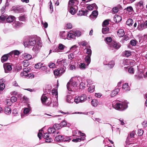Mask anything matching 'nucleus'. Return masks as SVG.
I'll use <instances>...</instances> for the list:
<instances>
[{"label":"nucleus","instance_id":"nucleus-1","mask_svg":"<svg viewBox=\"0 0 147 147\" xmlns=\"http://www.w3.org/2000/svg\"><path fill=\"white\" fill-rule=\"evenodd\" d=\"M87 99V95L83 94L80 96H76L74 98V102L76 104L83 103L86 102Z\"/></svg>","mask_w":147,"mask_h":147},{"label":"nucleus","instance_id":"nucleus-2","mask_svg":"<svg viewBox=\"0 0 147 147\" xmlns=\"http://www.w3.org/2000/svg\"><path fill=\"white\" fill-rule=\"evenodd\" d=\"M127 107V102H120L117 103L115 105V108L117 110L123 111Z\"/></svg>","mask_w":147,"mask_h":147},{"label":"nucleus","instance_id":"nucleus-3","mask_svg":"<svg viewBox=\"0 0 147 147\" xmlns=\"http://www.w3.org/2000/svg\"><path fill=\"white\" fill-rule=\"evenodd\" d=\"M38 41H36V38L32 37L24 43V45L26 47H28L31 46H33L37 44V42Z\"/></svg>","mask_w":147,"mask_h":147},{"label":"nucleus","instance_id":"nucleus-4","mask_svg":"<svg viewBox=\"0 0 147 147\" xmlns=\"http://www.w3.org/2000/svg\"><path fill=\"white\" fill-rule=\"evenodd\" d=\"M6 18L7 19V21L8 23H11L15 20V18L13 16H10L7 18L6 16L2 15L0 16V22L4 21Z\"/></svg>","mask_w":147,"mask_h":147},{"label":"nucleus","instance_id":"nucleus-5","mask_svg":"<svg viewBox=\"0 0 147 147\" xmlns=\"http://www.w3.org/2000/svg\"><path fill=\"white\" fill-rule=\"evenodd\" d=\"M78 84L76 82H72L71 80L67 83V88L70 91H74L75 88L77 86Z\"/></svg>","mask_w":147,"mask_h":147},{"label":"nucleus","instance_id":"nucleus-6","mask_svg":"<svg viewBox=\"0 0 147 147\" xmlns=\"http://www.w3.org/2000/svg\"><path fill=\"white\" fill-rule=\"evenodd\" d=\"M78 134L80 135L78 138L74 139L72 140L73 142H80L82 140H84L85 139V134L81 132L80 131H78Z\"/></svg>","mask_w":147,"mask_h":147},{"label":"nucleus","instance_id":"nucleus-7","mask_svg":"<svg viewBox=\"0 0 147 147\" xmlns=\"http://www.w3.org/2000/svg\"><path fill=\"white\" fill-rule=\"evenodd\" d=\"M42 103L43 105L47 106H50L51 104V101H49L46 96V94H43L41 98Z\"/></svg>","mask_w":147,"mask_h":147},{"label":"nucleus","instance_id":"nucleus-8","mask_svg":"<svg viewBox=\"0 0 147 147\" xmlns=\"http://www.w3.org/2000/svg\"><path fill=\"white\" fill-rule=\"evenodd\" d=\"M65 67L63 66L60 69H55L53 71L54 75L55 76H60L65 72Z\"/></svg>","mask_w":147,"mask_h":147},{"label":"nucleus","instance_id":"nucleus-9","mask_svg":"<svg viewBox=\"0 0 147 147\" xmlns=\"http://www.w3.org/2000/svg\"><path fill=\"white\" fill-rule=\"evenodd\" d=\"M42 47V44L39 41L37 42V44L34 47L32 50L36 53H38Z\"/></svg>","mask_w":147,"mask_h":147},{"label":"nucleus","instance_id":"nucleus-10","mask_svg":"<svg viewBox=\"0 0 147 147\" xmlns=\"http://www.w3.org/2000/svg\"><path fill=\"white\" fill-rule=\"evenodd\" d=\"M78 2L76 0H70L69 2L68 7H77L76 5Z\"/></svg>","mask_w":147,"mask_h":147},{"label":"nucleus","instance_id":"nucleus-11","mask_svg":"<svg viewBox=\"0 0 147 147\" xmlns=\"http://www.w3.org/2000/svg\"><path fill=\"white\" fill-rule=\"evenodd\" d=\"M65 46L62 44H60L59 45L58 47L56 48L53 50L54 52H62Z\"/></svg>","mask_w":147,"mask_h":147},{"label":"nucleus","instance_id":"nucleus-12","mask_svg":"<svg viewBox=\"0 0 147 147\" xmlns=\"http://www.w3.org/2000/svg\"><path fill=\"white\" fill-rule=\"evenodd\" d=\"M3 66L5 72L6 73H8L12 69L11 66L10 65L8 64H4Z\"/></svg>","mask_w":147,"mask_h":147},{"label":"nucleus","instance_id":"nucleus-13","mask_svg":"<svg viewBox=\"0 0 147 147\" xmlns=\"http://www.w3.org/2000/svg\"><path fill=\"white\" fill-rule=\"evenodd\" d=\"M143 7V3L142 2H139L138 3L136 6L137 12H140L141 9Z\"/></svg>","mask_w":147,"mask_h":147},{"label":"nucleus","instance_id":"nucleus-14","mask_svg":"<svg viewBox=\"0 0 147 147\" xmlns=\"http://www.w3.org/2000/svg\"><path fill=\"white\" fill-rule=\"evenodd\" d=\"M111 47H113L115 49H118L120 47L121 45L119 43L113 41L111 43Z\"/></svg>","mask_w":147,"mask_h":147},{"label":"nucleus","instance_id":"nucleus-15","mask_svg":"<svg viewBox=\"0 0 147 147\" xmlns=\"http://www.w3.org/2000/svg\"><path fill=\"white\" fill-rule=\"evenodd\" d=\"M65 60L62 59H59L57 60L56 63V65L57 66L59 65H63V66L62 67H63V66L64 67V65L65 64Z\"/></svg>","mask_w":147,"mask_h":147},{"label":"nucleus","instance_id":"nucleus-16","mask_svg":"<svg viewBox=\"0 0 147 147\" xmlns=\"http://www.w3.org/2000/svg\"><path fill=\"white\" fill-rule=\"evenodd\" d=\"M98 15V11L96 10H94L92 12L91 15L90 16V17L92 20H93L96 18Z\"/></svg>","mask_w":147,"mask_h":147},{"label":"nucleus","instance_id":"nucleus-17","mask_svg":"<svg viewBox=\"0 0 147 147\" xmlns=\"http://www.w3.org/2000/svg\"><path fill=\"white\" fill-rule=\"evenodd\" d=\"M66 101L69 103H72L74 102V99L71 95H68L66 96Z\"/></svg>","mask_w":147,"mask_h":147},{"label":"nucleus","instance_id":"nucleus-18","mask_svg":"<svg viewBox=\"0 0 147 147\" xmlns=\"http://www.w3.org/2000/svg\"><path fill=\"white\" fill-rule=\"evenodd\" d=\"M10 56H10L9 53L4 55L1 57V61L2 62L4 63L6 61Z\"/></svg>","mask_w":147,"mask_h":147},{"label":"nucleus","instance_id":"nucleus-19","mask_svg":"<svg viewBox=\"0 0 147 147\" xmlns=\"http://www.w3.org/2000/svg\"><path fill=\"white\" fill-rule=\"evenodd\" d=\"M49 133H47L44 134V138L46 139L45 141L47 142H50L52 141V139L51 138H49Z\"/></svg>","mask_w":147,"mask_h":147},{"label":"nucleus","instance_id":"nucleus-20","mask_svg":"<svg viewBox=\"0 0 147 147\" xmlns=\"http://www.w3.org/2000/svg\"><path fill=\"white\" fill-rule=\"evenodd\" d=\"M135 62L134 60H130L128 59H126L123 61V63L124 65H133L134 64Z\"/></svg>","mask_w":147,"mask_h":147},{"label":"nucleus","instance_id":"nucleus-21","mask_svg":"<svg viewBox=\"0 0 147 147\" xmlns=\"http://www.w3.org/2000/svg\"><path fill=\"white\" fill-rule=\"evenodd\" d=\"M13 10L14 12L16 13H20L23 11V8L19 7H14L13 8Z\"/></svg>","mask_w":147,"mask_h":147},{"label":"nucleus","instance_id":"nucleus-22","mask_svg":"<svg viewBox=\"0 0 147 147\" xmlns=\"http://www.w3.org/2000/svg\"><path fill=\"white\" fill-rule=\"evenodd\" d=\"M67 38L69 39H74L75 38V35L73 31H70L67 32Z\"/></svg>","mask_w":147,"mask_h":147},{"label":"nucleus","instance_id":"nucleus-23","mask_svg":"<svg viewBox=\"0 0 147 147\" xmlns=\"http://www.w3.org/2000/svg\"><path fill=\"white\" fill-rule=\"evenodd\" d=\"M119 91V88H116L113 90L110 96L112 97H114L116 95Z\"/></svg>","mask_w":147,"mask_h":147},{"label":"nucleus","instance_id":"nucleus-24","mask_svg":"<svg viewBox=\"0 0 147 147\" xmlns=\"http://www.w3.org/2000/svg\"><path fill=\"white\" fill-rule=\"evenodd\" d=\"M68 9L69 11V12L72 15H74L75 14L76 12V9L77 7H68Z\"/></svg>","mask_w":147,"mask_h":147},{"label":"nucleus","instance_id":"nucleus-25","mask_svg":"<svg viewBox=\"0 0 147 147\" xmlns=\"http://www.w3.org/2000/svg\"><path fill=\"white\" fill-rule=\"evenodd\" d=\"M67 32L65 31L61 32L60 34V36L61 38L64 39H66L67 38Z\"/></svg>","mask_w":147,"mask_h":147},{"label":"nucleus","instance_id":"nucleus-26","mask_svg":"<svg viewBox=\"0 0 147 147\" xmlns=\"http://www.w3.org/2000/svg\"><path fill=\"white\" fill-rule=\"evenodd\" d=\"M30 109L28 108H26L24 109L23 113L21 115V117H23L25 116L27 114H28L30 111Z\"/></svg>","mask_w":147,"mask_h":147},{"label":"nucleus","instance_id":"nucleus-27","mask_svg":"<svg viewBox=\"0 0 147 147\" xmlns=\"http://www.w3.org/2000/svg\"><path fill=\"white\" fill-rule=\"evenodd\" d=\"M122 89L124 91H129L130 90V88L129 87L128 84L125 83L123 85Z\"/></svg>","mask_w":147,"mask_h":147},{"label":"nucleus","instance_id":"nucleus-28","mask_svg":"<svg viewBox=\"0 0 147 147\" xmlns=\"http://www.w3.org/2000/svg\"><path fill=\"white\" fill-rule=\"evenodd\" d=\"M9 53L10 54V56H11V57H12L13 55L14 56L15 55L18 56L20 54L19 51L17 50H15L12 51Z\"/></svg>","mask_w":147,"mask_h":147},{"label":"nucleus","instance_id":"nucleus-29","mask_svg":"<svg viewBox=\"0 0 147 147\" xmlns=\"http://www.w3.org/2000/svg\"><path fill=\"white\" fill-rule=\"evenodd\" d=\"M26 68L24 69L23 71L21 73L20 75L21 77L26 78L28 72L29 71V70L26 71Z\"/></svg>","mask_w":147,"mask_h":147},{"label":"nucleus","instance_id":"nucleus-30","mask_svg":"<svg viewBox=\"0 0 147 147\" xmlns=\"http://www.w3.org/2000/svg\"><path fill=\"white\" fill-rule=\"evenodd\" d=\"M121 18L119 16L115 15L114 18V21L116 23L119 22L121 20Z\"/></svg>","mask_w":147,"mask_h":147},{"label":"nucleus","instance_id":"nucleus-31","mask_svg":"<svg viewBox=\"0 0 147 147\" xmlns=\"http://www.w3.org/2000/svg\"><path fill=\"white\" fill-rule=\"evenodd\" d=\"M22 24V23L21 22L16 21L13 23L12 25L13 27L16 28L20 27Z\"/></svg>","mask_w":147,"mask_h":147},{"label":"nucleus","instance_id":"nucleus-32","mask_svg":"<svg viewBox=\"0 0 147 147\" xmlns=\"http://www.w3.org/2000/svg\"><path fill=\"white\" fill-rule=\"evenodd\" d=\"M4 112L6 114H9L11 112V109L8 107H5L4 109Z\"/></svg>","mask_w":147,"mask_h":147},{"label":"nucleus","instance_id":"nucleus-33","mask_svg":"<svg viewBox=\"0 0 147 147\" xmlns=\"http://www.w3.org/2000/svg\"><path fill=\"white\" fill-rule=\"evenodd\" d=\"M53 97L56 98L55 100H57L58 97L57 91L56 90H53L52 91Z\"/></svg>","mask_w":147,"mask_h":147},{"label":"nucleus","instance_id":"nucleus-34","mask_svg":"<svg viewBox=\"0 0 147 147\" xmlns=\"http://www.w3.org/2000/svg\"><path fill=\"white\" fill-rule=\"evenodd\" d=\"M63 136L59 135L56 136L55 138V140L57 142H62V141H66L63 138ZM67 140H66V141Z\"/></svg>","mask_w":147,"mask_h":147},{"label":"nucleus","instance_id":"nucleus-35","mask_svg":"<svg viewBox=\"0 0 147 147\" xmlns=\"http://www.w3.org/2000/svg\"><path fill=\"white\" fill-rule=\"evenodd\" d=\"M117 35L119 37L123 36L125 34L123 30L120 29L118 30L117 32Z\"/></svg>","mask_w":147,"mask_h":147},{"label":"nucleus","instance_id":"nucleus-36","mask_svg":"<svg viewBox=\"0 0 147 147\" xmlns=\"http://www.w3.org/2000/svg\"><path fill=\"white\" fill-rule=\"evenodd\" d=\"M92 106L94 107H96L98 104V102L97 99H94L91 101Z\"/></svg>","mask_w":147,"mask_h":147},{"label":"nucleus","instance_id":"nucleus-37","mask_svg":"<svg viewBox=\"0 0 147 147\" xmlns=\"http://www.w3.org/2000/svg\"><path fill=\"white\" fill-rule=\"evenodd\" d=\"M76 63L75 62L70 63L69 65V69L71 70H74L76 67Z\"/></svg>","mask_w":147,"mask_h":147},{"label":"nucleus","instance_id":"nucleus-38","mask_svg":"<svg viewBox=\"0 0 147 147\" xmlns=\"http://www.w3.org/2000/svg\"><path fill=\"white\" fill-rule=\"evenodd\" d=\"M88 66L86 65L84 63H80L79 65V68L81 69H85Z\"/></svg>","mask_w":147,"mask_h":147},{"label":"nucleus","instance_id":"nucleus-39","mask_svg":"<svg viewBox=\"0 0 147 147\" xmlns=\"http://www.w3.org/2000/svg\"><path fill=\"white\" fill-rule=\"evenodd\" d=\"M109 28L108 27L105 26L103 27L102 30V32L103 34H107L109 32Z\"/></svg>","mask_w":147,"mask_h":147},{"label":"nucleus","instance_id":"nucleus-40","mask_svg":"<svg viewBox=\"0 0 147 147\" xmlns=\"http://www.w3.org/2000/svg\"><path fill=\"white\" fill-rule=\"evenodd\" d=\"M90 57V56H86L85 58V62L87 63V66H88L91 61Z\"/></svg>","mask_w":147,"mask_h":147},{"label":"nucleus","instance_id":"nucleus-41","mask_svg":"<svg viewBox=\"0 0 147 147\" xmlns=\"http://www.w3.org/2000/svg\"><path fill=\"white\" fill-rule=\"evenodd\" d=\"M95 8L96 7V6L95 3H94L91 5H90L87 6V8L89 10H92L94 8Z\"/></svg>","mask_w":147,"mask_h":147},{"label":"nucleus","instance_id":"nucleus-42","mask_svg":"<svg viewBox=\"0 0 147 147\" xmlns=\"http://www.w3.org/2000/svg\"><path fill=\"white\" fill-rule=\"evenodd\" d=\"M88 11L87 10L85 11L81 10L79 11V12L78 13V15L79 16H81L83 15H85V14Z\"/></svg>","mask_w":147,"mask_h":147},{"label":"nucleus","instance_id":"nucleus-43","mask_svg":"<svg viewBox=\"0 0 147 147\" xmlns=\"http://www.w3.org/2000/svg\"><path fill=\"white\" fill-rule=\"evenodd\" d=\"M144 27V24L143 23H138V24L137 27V29L138 30H142L143 29Z\"/></svg>","mask_w":147,"mask_h":147},{"label":"nucleus","instance_id":"nucleus-44","mask_svg":"<svg viewBox=\"0 0 147 147\" xmlns=\"http://www.w3.org/2000/svg\"><path fill=\"white\" fill-rule=\"evenodd\" d=\"M24 57L25 59L28 61V60L30 59L32 57V56L29 54H25Z\"/></svg>","mask_w":147,"mask_h":147},{"label":"nucleus","instance_id":"nucleus-45","mask_svg":"<svg viewBox=\"0 0 147 147\" xmlns=\"http://www.w3.org/2000/svg\"><path fill=\"white\" fill-rule=\"evenodd\" d=\"M133 23V21L131 19H128L126 22V24L128 26H131Z\"/></svg>","mask_w":147,"mask_h":147},{"label":"nucleus","instance_id":"nucleus-46","mask_svg":"<svg viewBox=\"0 0 147 147\" xmlns=\"http://www.w3.org/2000/svg\"><path fill=\"white\" fill-rule=\"evenodd\" d=\"M27 17L25 15H22L19 17V20L22 21H25L26 20Z\"/></svg>","mask_w":147,"mask_h":147},{"label":"nucleus","instance_id":"nucleus-47","mask_svg":"<svg viewBox=\"0 0 147 147\" xmlns=\"http://www.w3.org/2000/svg\"><path fill=\"white\" fill-rule=\"evenodd\" d=\"M53 126L55 130H58L62 128V126L60 124H56L54 125Z\"/></svg>","mask_w":147,"mask_h":147},{"label":"nucleus","instance_id":"nucleus-48","mask_svg":"<svg viewBox=\"0 0 147 147\" xmlns=\"http://www.w3.org/2000/svg\"><path fill=\"white\" fill-rule=\"evenodd\" d=\"M55 130L53 126L49 127L48 129V132L50 134L54 133L55 132Z\"/></svg>","mask_w":147,"mask_h":147},{"label":"nucleus","instance_id":"nucleus-49","mask_svg":"<svg viewBox=\"0 0 147 147\" xmlns=\"http://www.w3.org/2000/svg\"><path fill=\"white\" fill-rule=\"evenodd\" d=\"M115 65V62L114 61H110L109 62V63H108V67L110 68H113L114 66Z\"/></svg>","mask_w":147,"mask_h":147},{"label":"nucleus","instance_id":"nucleus-50","mask_svg":"<svg viewBox=\"0 0 147 147\" xmlns=\"http://www.w3.org/2000/svg\"><path fill=\"white\" fill-rule=\"evenodd\" d=\"M95 86L94 85L91 86L89 87L88 89V91L90 93L92 92H94V90Z\"/></svg>","mask_w":147,"mask_h":147},{"label":"nucleus","instance_id":"nucleus-51","mask_svg":"<svg viewBox=\"0 0 147 147\" xmlns=\"http://www.w3.org/2000/svg\"><path fill=\"white\" fill-rule=\"evenodd\" d=\"M34 77V75L33 74V73H30L29 74H28V73L27 74V75L26 76V78L28 79H32Z\"/></svg>","mask_w":147,"mask_h":147},{"label":"nucleus","instance_id":"nucleus-52","mask_svg":"<svg viewBox=\"0 0 147 147\" xmlns=\"http://www.w3.org/2000/svg\"><path fill=\"white\" fill-rule=\"evenodd\" d=\"M86 53L88 55L87 56H91L92 54L91 49L89 48H86Z\"/></svg>","mask_w":147,"mask_h":147},{"label":"nucleus","instance_id":"nucleus-53","mask_svg":"<svg viewBox=\"0 0 147 147\" xmlns=\"http://www.w3.org/2000/svg\"><path fill=\"white\" fill-rule=\"evenodd\" d=\"M127 11L129 13H132L133 11V10L132 7L131 6H129L126 8Z\"/></svg>","mask_w":147,"mask_h":147},{"label":"nucleus","instance_id":"nucleus-54","mask_svg":"<svg viewBox=\"0 0 147 147\" xmlns=\"http://www.w3.org/2000/svg\"><path fill=\"white\" fill-rule=\"evenodd\" d=\"M128 71L130 74H134V69L133 67H130L128 69Z\"/></svg>","mask_w":147,"mask_h":147},{"label":"nucleus","instance_id":"nucleus-55","mask_svg":"<svg viewBox=\"0 0 147 147\" xmlns=\"http://www.w3.org/2000/svg\"><path fill=\"white\" fill-rule=\"evenodd\" d=\"M74 32V33L75 37V36L79 37L81 35V32L79 31H76Z\"/></svg>","mask_w":147,"mask_h":147},{"label":"nucleus","instance_id":"nucleus-56","mask_svg":"<svg viewBox=\"0 0 147 147\" xmlns=\"http://www.w3.org/2000/svg\"><path fill=\"white\" fill-rule=\"evenodd\" d=\"M5 87V84L4 83H2L0 84V91H3ZM1 92L0 91V94Z\"/></svg>","mask_w":147,"mask_h":147},{"label":"nucleus","instance_id":"nucleus-57","mask_svg":"<svg viewBox=\"0 0 147 147\" xmlns=\"http://www.w3.org/2000/svg\"><path fill=\"white\" fill-rule=\"evenodd\" d=\"M124 54L126 57H128L131 55V52L130 51H124Z\"/></svg>","mask_w":147,"mask_h":147},{"label":"nucleus","instance_id":"nucleus-58","mask_svg":"<svg viewBox=\"0 0 147 147\" xmlns=\"http://www.w3.org/2000/svg\"><path fill=\"white\" fill-rule=\"evenodd\" d=\"M14 111L16 112L15 111H13V113L14 116H18L17 119L18 120L22 118L21 117V115L20 116V115H18V113L17 112H16L15 113Z\"/></svg>","mask_w":147,"mask_h":147},{"label":"nucleus","instance_id":"nucleus-59","mask_svg":"<svg viewBox=\"0 0 147 147\" xmlns=\"http://www.w3.org/2000/svg\"><path fill=\"white\" fill-rule=\"evenodd\" d=\"M49 8L50 11V13H51L53 11V7L52 2L51 1H50L49 2Z\"/></svg>","mask_w":147,"mask_h":147},{"label":"nucleus","instance_id":"nucleus-60","mask_svg":"<svg viewBox=\"0 0 147 147\" xmlns=\"http://www.w3.org/2000/svg\"><path fill=\"white\" fill-rule=\"evenodd\" d=\"M109 24V21L108 20H105L102 23V26L105 27V26L107 27V26Z\"/></svg>","mask_w":147,"mask_h":147},{"label":"nucleus","instance_id":"nucleus-61","mask_svg":"<svg viewBox=\"0 0 147 147\" xmlns=\"http://www.w3.org/2000/svg\"><path fill=\"white\" fill-rule=\"evenodd\" d=\"M131 144V143H129V138L128 137L126 141V145L125 146V147H128V145H129Z\"/></svg>","mask_w":147,"mask_h":147},{"label":"nucleus","instance_id":"nucleus-62","mask_svg":"<svg viewBox=\"0 0 147 147\" xmlns=\"http://www.w3.org/2000/svg\"><path fill=\"white\" fill-rule=\"evenodd\" d=\"M87 86L88 87H89V85H90L92 84L93 83V82L91 79H88L87 80Z\"/></svg>","mask_w":147,"mask_h":147},{"label":"nucleus","instance_id":"nucleus-63","mask_svg":"<svg viewBox=\"0 0 147 147\" xmlns=\"http://www.w3.org/2000/svg\"><path fill=\"white\" fill-rule=\"evenodd\" d=\"M23 64L24 67H27L29 65L28 62L27 60L24 61H23Z\"/></svg>","mask_w":147,"mask_h":147},{"label":"nucleus","instance_id":"nucleus-64","mask_svg":"<svg viewBox=\"0 0 147 147\" xmlns=\"http://www.w3.org/2000/svg\"><path fill=\"white\" fill-rule=\"evenodd\" d=\"M42 66V64L40 63H38L35 65V68L36 69H40Z\"/></svg>","mask_w":147,"mask_h":147}]
</instances>
